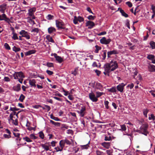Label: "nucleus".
Returning <instances> with one entry per match:
<instances>
[{
  "label": "nucleus",
  "mask_w": 155,
  "mask_h": 155,
  "mask_svg": "<svg viewBox=\"0 0 155 155\" xmlns=\"http://www.w3.org/2000/svg\"><path fill=\"white\" fill-rule=\"evenodd\" d=\"M118 67V64L116 61L112 60L109 63L105 64L104 66V70L108 74L113 71Z\"/></svg>",
  "instance_id": "nucleus-1"
},
{
  "label": "nucleus",
  "mask_w": 155,
  "mask_h": 155,
  "mask_svg": "<svg viewBox=\"0 0 155 155\" xmlns=\"http://www.w3.org/2000/svg\"><path fill=\"white\" fill-rule=\"evenodd\" d=\"M148 127V125L147 124H143L140 127V130L141 132V133L147 136V134L149 133L147 131Z\"/></svg>",
  "instance_id": "nucleus-2"
},
{
  "label": "nucleus",
  "mask_w": 155,
  "mask_h": 155,
  "mask_svg": "<svg viewBox=\"0 0 155 155\" xmlns=\"http://www.w3.org/2000/svg\"><path fill=\"white\" fill-rule=\"evenodd\" d=\"M13 75L15 79H18V77L20 78H24L25 77L23 73L21 71L15 72Z\"/></svg>",
  "instance_id": "nucleus-3"
},
{
  "label": "nucleus",
  "mask_w": 155,
  "mask_h": 155,
  "mask_svg": "<svg viewBox=\"0 0 155 155\" xmlns=\"http://www.w3.org/2000/svg\"><path fill=\"white\" fill-rule=\"evenodd\" d=\"M77 112L80 114L81 117H83L86 113V107L84 106L81 107L80 110L78 111Z\"/></svg>",
  "instance_id": "nucleus-4"
},
{
  "label": "nucleus",
  "mask_w": 155,
  "mask_h": 155,
  "mask_svg": "<svg viewBox=\"0 0 155 155\" xmlns=\"http://www.w3.org/2000/svg\"><path fill=\"white\" fill-rule=\"evenodd\" d=\"M0 21H4L8 23L11 22L10 19L7 17L5 14H2L1 15L0 14Z\"/></svg>",
  "instance_id": "nucleus-5"
},
{
  "label": "nucleus",
  "mask_w": 155,
  "mask_h": 155,
  "mask_svg": "<svg viewBox=\"0 0 155 155\" xmlns=\"http://www.w3.org/2000/svg\"><path fill=\"white\" fill-rule=\"evenodd\" d=\"M89 97L90 99L93 102H96L98 101V99L97 98L96 96H95L94 94L92 92L89 93Z\"/></svg>",
  "instance_id": "nucleus-6"
},
{
  "label": "nucleus",
  "mask_w": 155,
  "mask_h": 155,
  "mask_svg": "<svg viewBox=\"0 0 155 155\" xmlns=\"http://www.w3.org/2000/svg\"><path fill=\"white\" fill-rule=\"evenodd\" d=\"M19 34L22 35V37H25L27 39H29L30 38V36L28 33L25 30H22L19 32Z\"/></svg>",
  "instance_id": "nucleus-7"
},
{
  "label": "nucleus",
  "mask_w": 155,
  "mask_h": 155,
  "mask_svg": "<svg viewBox=\"0 0 155 155\" xmlns=\"http://www.w3.org/2000/svg\"><path fill=\"white\" fill-rule=\"evenodd\" d=\"M111 41V40L110 39H106V38L105 37L102 38L100 40V43L105 45L109 44Z\"/></svg>",
  "instance_id": "nucleus-8"
},
{
  "label": "nucleus",
  "mask_w": 155,
  "mask_h": 155,
  "mask_svg": "<svg viewBox=\"0 0 155 155\" xmlns=\"http://www.w3.org/2000/svg\"><path fill=\"white\" fill-rule=\"evenodd\" d=\"M126 85V84L124 83L120 84L117 86V90L121 93L123 92L124 86Z\"/></svg>",
  "instance_id": "nucleus-9"
},
{
  "label": "nucleus",
  "mask_w": 155,
  "mask_h": 155,
  "mask_svg": "<svg viewBox=\"0 0 155 155\" xmlns=\"http://www.w3.org/2000/svg\"><path fill=\"white\" fill-rule=\"evenodd\" d=\"M56 26L58 29H64L65 28L64 27V24L63 22L56 20Z\"/></svg>",
  "instance_id": "nucleus-10"
},
{
  "label": "nucleus",
  "mask_w": 155,
  "mask_h": 155,
  "mask_svg": "<svg viewBox=\"0 0 155 155\" xmlns=\"http://www.w3.org/2000/svg\"><path fill=\"white\" fill-rule=\"evenodd\" d=\"M95 26L94 23L92 21H88L86 23V26H88V29H91Z\"/></svg>",
  "instance_id": "nucleus-11"
},
{
  "label": "nucleus",
  "mask_w": 155,
  "mask_h": 155,
  "mask_svg": "<svg viewBox=\"0 0 155 155\" xmlns=\"http://www.w3.org/2000/svg\"><path fill=\"white\" fill-rule=\"evenodd\" d=\"M7 4L3 3L0 5V12L3 14H5V11L6 9Z\"/></svg>",
  "instance_id": "nucleus-12"
},
{
  "label": "nucleus",
  "mask_w": 155,
  "mask_h": 155,
  "mask_svg": "<svg viewBox=\"0 0 155 155\" xmlns=\"http://www.w3.org/2000/svg\"><path fill=\"white\" fill-rule=\"evenodd\" d=\"M155 56L153 54L148 55L147 58L148 60L152 61V63L153 64H155Z\"/></svg>",
  "instance_id": "nucleus-13"
},
{
  "label": "nucleus",
  "mask_w": 155,
  "mask_h": 155,
  "mask_svg": "<svg viewBox=\"0 0 155 155\" xmlns=\"http://www.w3.org/2000/svg\"><path fill=\"white\" fill-rule=\"evenodd\" d=\"M54 56L56 60L59 63H61L63 61V59L61 58V57L58 56L57 54H54Z\"/></svg>",
  "instance_id": "nucleus-14"
},
{
  "label": "nucleus",
  "mask_w": 155,
  "mask_h": 155,
  "mask_svg": "<svg viewBox=\"0 0 155 155\" xmlns=\"http://www.w3.org/2000/svg\"><path fill=\"white\" fill-rule=\"evenodd\" d=\"M148 71L151 72H154L155 71V66L153 65L149 64L148 66Z\"/></svg>",
  "instance_id": "nucleus-15"
},
{
  "label": "nucleus",
  "mask_w": 155,
  "mask_h": 155,
  "mask_svg": "<svg viewBox=\"0 0 155 155\" xmlns=\"http://www.w3.org/2000/svg\"><path fill=\"white\" fill-rule=\"evenodd\" d=\"M36 11V8H31L29 9L28 10V15L29 16H32L34 15V13Z\"/></svg>",
  "instance_id": "nucleus-16"
},
{
  "label": "nucleus",
  "mask_w": 155,
  "mask_h": 155,
  "mask_svg": "<svg viewBox=\"0 0 155 155\" xmlns=\"http://www.w3.org/2000/svg\"><path fill=\"white\" fill-rule=\"evenodd\" d=\"M29 84L30 85H31V87H35L36 86V80L34 79H32L31 80H29Z\"/></svg>",
  "instance_id": "nucleus-17"
},
{
  "label": "nucleus",
  "mask_w": 155,
  "mask_h": 155,
  "mask_svg": "<svg viewBox=\"0 0 155 155\" xmlns=\"http://www.w3.org/2000/svg\"><path fill=\"white\" fill-rule=\"evenodd\" d=\"M95 88L101 91L103 89V86L101 83L97 82L96 83Z\"/></svg>",
  "instance_id": "nucleus-18"
},
{
  "label": "nucleus",
  "mask_w": 155,
  "mask_h": 155,
  "mask_svg": "<svg viewBox=\"0 0 155 155\" xmlns=\"http://www.w3.org/2000/svg\"><path fill=\"white\" fill-rule=\"evenodd\" d=\"M13 89L15 91L18 92L21 89V85L20 84H17L16 86H14L13 87Z\"/></svg>",
  "instance_id": "nucleus-19"
},
{
  "label": "nucleus",
  "mask_w": 155,
  "mask_h": 155,
  "mask_svg": "<svg viewBox=\"0 0 155 155\" xmlns=\"http://www.w3.org/2000/svg\"><path fill=\"white\" fill-rule=\"evenodd\" d=\"M48 33L50 34L53 33L56 31L55 28L53 27H51L48 28Z\"/></svg>",
  "instance_id": "nucleus-20"
},
{
  "label": "nucleus",
  "mask_w": 155,
  "mask_h": 155,
  "mask_svg": "<svg viewBox=\"0 0 155 155\" xmlns=\"http://www.w3.org/2000/svg\"><path fill=\"white\" fill-rule=\"evenodd\" d=\"M110 142H104L102 143L101 145L104 147L108 149L110 146Z\"/></svg>",
  "instance_id": "nucleus-21"
},
{
  "label": "nucleus",
  "mask_w": 155,
  "mask_h": 155,
  "mask_svg": "<svg viewBox=\"0 0 155 155\" xmlns=\"http://www.w3.org/2000/svg\"><path fill=\"white\" fill-rule=\"evenodd\" d=\"M47 144L49 145V143H47L45 144H41V146L46 151H48L49 150V146Z\"/></svg>",
  "instance_id": "nucleus-22"
},
{
  "label": "nucleus",
  "mask_w": 155,
  "mask_h": 155,
  "mask_svg": "<svg viewBox=\"0 0 155 155\" xmlns=\"http://www.w3.org/2000/svg\"><path fill=\"white\" fill-rule=\"evenodd\" d=\"M118 9H120V12L123 16L125 17V18H127L128 17V14L126 13L124 10L122 9L121 8H119Z\"/></svg>",
  "instance_id": "nucleus-23"
},
{
  "label": "nucleus",
  "mask_w": 155,
  "mask_h": 155,
  "mask_svg": "<svg viewBox=\"0 0 155 155\" xmlns=\"http://www.w3.org/2000/svg\"><path fill=\"white\" fill-rule=\"evenodd\" d=\"M36 51L34 50H30L25 53V55L26 56L29 55L33 54L35 53Z\"/></svg>",
  "instance_id": "nucleus-24"
},
{
  "label": "nucleus",
  "mask_w": 155,
  "mask_h": 155,
  "mask_svg": "<svg viewBox=\"0 0 155 155\" xmlns=\"http://www.w3.org/2000/svg\"><path fill=\"white\" fill-rule=\"evenodd\" d=\"M61 148H62L63 149L65 146V142L64 140H61L59 143Z\"/></svg>",
  "instance_id": "nucleus-25"
},
{
  "label": "nucleus",
  "mask_w": 155,
  "mask_h": 155,
  "mask_svg": "<svg viewBox=\"0 0 155 155\" xmlns=\"http://www.w3.org/2000/svg\"><path fill=\"white\" fill-rule=\"evenodd\" d=\"M46 38L48 40V41L54 43V40L50 36V35H48L46 36Z\"/></svg>",
  "instance_id": "nucleus-26"
},
{
  "label": "nucleus",
  "mask_w": 155,
  "mask_h": 155,
  "mask_svg": "<svg viewBox=\"0 0 155 155\" xmlns=\"http://www.w3.org/2000/svg\"><path fill=\"white\" fill-rule=\"evenodd\" d=\"M61 126V129L63 130L68 129L69 127L67 125L64 124H62Z\"/></svg>",
  "instance_id": "nucleus-27"
},
{
  "label": "nucleus",
  "mask_w": 155,
  "mask_h": 155,
  "mask_svg": "<svg viewBox=\"0 0 155 155\" xmlns=\"http://www.w3.org/2000/svg\"><path fill=\"white\" fill-rule=\"evenodd\" d=\"M50 122L52 124L54 125L55 126L59 127L60 126V123L59 122H55L52 120H50Z\"/></svg>",
  "instance_id": "nucleus-28"
},
{
  "label": "nucleus",
  "mask_w": 155,
  "mask_h": 155,
  "mask_svg": "<svg viewBox=\"0 0 155 155\" xmlns=\"http://www.w3.org/2000/svg\"><path fill=\"white\" fill-rule=\"evenodd\" d=\"M107 90L111 93H115L117 91L115 87H112L110 88L107 89Z\"/></svg>",
  "instance_id": "nucleus-29"
},
{
  "label": "nucleus",
  "mask_w": 155,
  "mask_h": 155,
  "mask_svg": "<svg viewBox=\"0 0 155 155\" xmlns=\"http://www.w3.org/2000/svg\"><path fill=\"white\" fill-rule=\"evenodd\" d=\"M149 110L147 109H144L143 110V113L144 115L146 117H147V114L149 112Z\"/></svg>",
  "instance_id": "nucleus-30"
},
{
  "label": "nucleus",
  "mask_w": 155,
  "mask_h": 155,
  "mask_svg": "<svg viewBox=\"0 0 155 155\" xmlns=\"http://www.w3.org/2000/svg\"><path fill=\"white\" fill-rule=\"evenodd\" d=\"M95 48H96V49L95 51V52L96 53H98L99 50H101V47L97 45H96L95 46Z\"/></svg>",
  "instance_id": "nucleus-31"
},
{
  "label": "nucleus",
  "mask_w": 155,
  "mask_h": 155,
  "mask_svg": "<svg viewBox=\"0 0 155 155\" xmlns=\"http://www.w3.org/2000/svg\"><path fill=\"white\" fill-rule=\"evenodd\" d=\"M25 98V97L23 94H21L20 95L18 100L21 102H23Z\"/></svg>",
  "instance_id": "nucleus-32"
},
{
  "label": "nucleus",
  "mask_w": 155,
  "mask_h": 155,
  "mask_svg": "<svg viewBox=\"0 0 155 155\" xmlns=\"http://www.w3.org/2000/svg\"><path fill=\"white\" fill-rule=\"evenodd\" d=\"M96 97L97 98L100 97L101 96H102V95L104 94V93L103 92H99V91H97L96 92Z\"/></svg>",
  "instance_id": "nucleus-33"
},
{
  "label": "nucleus",
  "mask_w": 155,
  "mask_h": 155,
  "mask_svg": "<svg viewBox=\"0 0 155 155\" xmlns=\"http://www.w3.org/2000/svg\"><path fill=\"white\" fill-rule=\"evenodd\" d=\"M111 55L112 54H118V51L117 50H113L112 51H108Z\"/></svg>",
  "instance_id": "nucleus-34"
},
{
  "label": "nucleus",
  "mask_w": 155,
  "mask_h": 155,
  "mask_svg": "<svg viewBox=\"0 0 155 155\" xmlns=\"http://www.w3.org/2000/svg\"><path fill=\"white\" fill-rule=\"evenodd\" d=\"M103 53L101 55L103 57L102 60H104L105 59L106 57L107 50H105L103 51Z\"/></svg>",
  "instance_id": "nucleus-35"
},
{
  "label": "nucleus",
  "mask_w": 155,
  "mask_h": 155,
  "mask_svg": "<svg viewBox=\"0 0 155 155\" xmlns=\"http://www.w3.org/2000/svg\"><path fill=\"white\" fill-rule=\"evenodd\" d=\"M150 45L152 49H155V42L153 41H151L150 42Z\"/></svg>",
  "instance_id": "nucleus-36"
},
{
  "label": "nucleus",
  "mask_w": 155,
  "mask_h": 155,
  "mask_svg": "<svg viewBox=\"0 0 155 155\" xmlns=\"http://www.w3.org/2000/svg\"><path fill=\"white\" fill-rule=\"evenodd\" d=\"M12 34L13 36L12 37V38L14 40H17L18 39V37L17 36V34L15 33H12Z\"/></svg>",
  "instance_id": "nucleus-37"
},
{
  "label": "nucleus",
  "mask_w": 155,
  "mask_h": 155,
  "mask_svg": "<svg viewBox=\"0 0 155 155\" xmlns=\"http://www.w3.org/2000/svg\"><path fill=\"white\" fill-rule=\"evenodd\" d=\"M13 50L15 52H17L20 51L21 50V49L19 48H18L14 46L13 48Z\"/></svg>",
  "instance_id": "nucleus-38"
},
{
  "label": "nucleus",
  "mask_w": 155,
  "mask_h": 155,
  "mask_svg": "<svg viewBox=\"0 0 155 155\" xmlns=\"http://www.w3.org/2000/svg\"><path fill=\"white\" fill-rule=\"evenodd\" d=\"M39 31V29L37 28H34V29H32L31 31V32H34L35 33H36V34H35L36 35L37 33H38Z\"/></svg>",
  "instance_id": "nucleus-39"
},
{
  "label": "nucleus",
  "mask_w": 155,
  "mask_h": 155,
  "mask_svg": "<svg viewBox=\"0 0 155 155\" xmlns=\"http://www.w3.org/2000/svg\"><path fill=\"white\" fill-rule=\"evenodd\" d=\"M23 139L28 142H32V140H31L30 138H29L27 137H23Z\"/></svg>",
  "instance_id": "nucleus-40"
},
{
  "label": "nucleus",
  "mask_w": 155,
  "mask_h": 155,
  "mask_svg": "<svg viewBox=\"0 0 155 155\" xmlns=\"http://www.w3.org/2000/svg\"><path fill=\"white\" fill-rule=\"evenodd\" d=\"M3 137L6 139H8L11 137V135L4 134L3 135Z\"/></svg>",
  "instance_id": "nucleus-41"
},
{
  "label": "nucleus",
  "mask_w": 155,
  "mask_h": 155,
  "mask_svg": "<svg viewBox=\"0 0 155 155\" xmlns=\"http://www.w3.org/2000/svg\"><path fill=\"white\" fill-rule=\"evenodd\" d=\"M39 136L42 139L44 138V134L42 131H40L39 133Z\"/></svg>",
  "instance_id": "nucleus-42"
},
{
  "label": "nucleus",
  "mask_w": 155,
  "mask_h": 155,
  "mask_svg": "<svg viewBox=\"0 0 155 155\" xmlns=\"http://www.w3.org/2000/svg\"><path fill=\"white\" fill-rule=\"evenodd\" d=\"M50 117L51 119L55 120V121H59L60 119L57 117H54L52 114H51L50 116Z\"/></svg>",
  "instance_id": "nucleus-43"
},
{
  "label": "nucleus",
  "mask_w": 155,
  "mask_h": 155,
  "mask_svg": "<svg viewBox=\"0 0 155 155\" xmlns=\"http://www.w3.org/2000/svg\"><path fill=\"white\" fill-rule=\"evenodd\" d=\"M4 46L5 48L8 50H10L11 49V48L8 45V44L7 43H5L4 45Z\"/></svg>",
  "instance_id": "nucleus-44"
},
{
  "label": "nucleus",
  "mask_w": 155,
  "mask_h": 155,
  "mask_svg": "<svg viewBox=\"0 0 155 155\" xmlns=\"http://www.w3.org/2000/svg\"><path fill=\"white\" fill-rule=\"evenodd\" d=\"M109 104V102L107 101H105L104 102V104L105 106V107L107 109H108L109 108V107L108 106V104Z\"/></svg>",
  "instance_id": "nucleus-45"
},
{
  "label": "nucleus",
  "mask_w": 155,
  "mask_h": 155,
  "mask_svg": "<svg viewBox=\"0 0 155 155\" xmlns=\"http://www.w3.org/2000/svg\"><path fill=\"white\" fill-rule=\"evenodd\" d=\"M30 138L32 139H36L38 138V137L35 136L34 134H31L30 135Z\"/></svg>",
  "instance_id": "nucleus-46"
},
{
  "label": "nucleus",
  "mask_w": 155,
  "mask_h": 155,
  "mask_svg": "<svg viewBox=\"0 0 155 155\" xmlns=\"http://www.w3.org/2000/svg\"><path fill=\"white\" fill-rule=\"evenodd\" d=\"M104 140L105 141H110L112 139L111 137L110 136H105L104 137Z\"/></svg>",
  "instance_id": "nucleus-47"
},
{
  "label": "nucleus",
  "mask_w": 155,
  "mask_h": 155,
  "mask_svg": "<svg viewBox=\"0 0 155 155\" xmlns=\"http://www.w3.org/2000/svg\"><path fill=\"white\" fill-rule=\"evenodd\" d=\"M149 120L152 119L153 121H155V116L153 114H151L150 115V116L149 117Z\"/></svg>",
  "instance_id": "nucleus-48"
},
{
  "label": "nucleus",
  "mask_w": 155,
  "mask_h": 155,
  "mask_svg": "<svg viewBox=\"0 0 155 155\" xmlns=\"http://www.w3.org/2000/svg\"><path fill=\"white\" fill-rule=\"evenodd\" d=\"M54 149L56 150V152L61 151L63 150V148H62L59 147H55Z\"/></svg>",
  "instance_id": "nucleus-49"
},
{
  "label": "nucleus",
  "mask_w": 155,
  "mask_h": 155,
  "mask_svg": "<svg viewBox=\"0 0 155 155\" xmlns=\"http://www.w3.org/2000/svg\"><path fill=\"white\" fill-rule=\"evenodd\" d=\"M78 18L76 17V16H75L74 17V19L73 20V23L75 24H78Z\"/></svg>",
  "instance_id": "nucleus-50"
},
{
  "label": "nucleus",
  "mask_w": 155,
  "mask_h": 155,
  "mask_svg": "<svg viewBox=\"0 0 155 155\" xmlns=\"http://www.w3.org/2000/svg\"><path fill=\"white\" fill-rule=\"evenodd\" d=\"M121 127V129L120 130H122L123 131H125L126 130V127L125 124H123L120 125Z\"/></svg>",
  "instance_id": "nucleus-51"
},
{
  "label": "nucleus",
  "mask_w": 155,
  "mask_h": 155,
  "mask_svg": "<svg viewBox=\"0 0 155 155\" xmlns=\"http://www.w3.org/2000/svg\"><path fill=\"white\" fill-rule=\"evenodd\" d=\"M95 16H93L92 15H89L87 18L89 20H93L95 18Z\"/></svg>",
  "instance_id": "nucleus-52"
},
{
  "label": "nucleus",
  "mask_w": 155,
  "mask_h": 155,
  "mask_svg": "<svg viewBox=\"0 0 155 155\" xmlns=\"http://www.w3.org/2000/svg\"><path fill=\"white\" fill-rule=\"evenodd\" d=\"M46 65L48 67H54V64L52 63L48 62Z\"/></svg>",
  "instance_id": "nucleus-53"
},
{
  "label": "nucleus",
  "mask_w": 155,
  "mask_h": 155,
  "mask_svg": "<svg viewBox=\"0 0 155 155\" xmlns=\"http://www.w3.org/2000/svg\"><path fill=\"white\" fill-rule=\"evenodd\" d=\"M77 18L79 22H81L84 21V18L81 16H79Z\"/></svg>",
  "instance_id": "nucleus-54"
},
{
  "label": "nucleus",
  "mask_w": 155,
  "mask_h": 155,
  "mask_svg": "<svg viewBox=\"0 0 155 155\" xmlns=\"http://www.w3.org/2000/svg\"><path fill=\"white\" fill-rule=\"evenodd\" d=\"M54 18V16L52 15H51L50 14H49L48 15L47 17V19L48 20H51L53 18Z\"/></svg>",
  "instance_id": "nucleus-55"
},
{
  "label": "nucleus",
  "mask_w": 155,
  "mask_h": 155,
  "mask_svg": "<svg viewBox=\"0 0 155 155\" xmlns=\"http://www.w3.org/2000/svg\"><path fill=\"white\" fill-rule=\"evenodd\" d=\"M13 134L15 137H17L18 138H19L20 136V133L13 132Z\"/></svg>",
  "instance_id": "nucleus-56"
},
{
  "label": "nucleus",
  "mask_w": 155,
  "mask_h": 155,
  "mask_svg": "<svg viewBox=\"0 0 155 155\" xmlns=\"http://www.w3.org/2000/svg\"><path fill=\"white\" fill-rule=\"evenodd\" d=\"M65 143L67 144L68 145H71V142H70L69 140L67 139H65L64 140Z\"/></svg>",
  "instance_id": "nucleus-57"
},
{
  "label": "nucleus",
  "mask_w": 155,
  "mask_h": 155,
  "mask_svg": "<svg viewBox=\"0 0 155 155\" xmlns=\"http://www.w3.org/2000/svg\"><path fill=\"white\" fill-rule=\"evenodd\" d=\"M19 109L18 108H17L16 107H10V110L12 111H18Z\"/></svg>",
  "instance_id": "nucleus-58"
},
{
  "label": "nucleus",
  "mask_w": 155,
  "mask_h": 155,
  "mask_svg": "<svg viewBox=\"0 0 155 155\" xmlns=\"http://www.w3.org/2000/svg\"><path fill=\"white\" fill-rule=\"evenodd\" d=\"M53 98L54 99L57 100L59 101L62 102L63 101V99L62 98H59L56 97H53Z\"/></svg>",
  "instance_id": "nucleus-59"
},
{
  "label": "nucleus",
  "mask_w": 155,
  "mask_h": 155,
  "mask_svg": "<svg viewBox=\"0 0 155 155\" xmlns=\"http://www.w3.org/2000/svg\"><path fill=\"white\" fill-rule=\"evenodd\" d=\"M46 72L49 75H52L53 74V71L48 70H47L46 71Z\"/></svg>",
  "instance_id": "nucleus-60"
},
{
  "label": "nucleus",
  "mask_w": 155,
  "mask_h": 155,
  "mask_svg": "<svg viewBox=\"0 0 155 155\" xmlns=\"http://www.w3.org/2000/svg\"><path fill=\"white\" fill-rule=\"evenodd\" d=\"M126 5H127L129 7H131L132 6V3L130 2H127L126 3Z\"/></svg>",
  "instance_id": "nucleus-61"
},
{
  "label": "nucleus",
  "mask_w": 155,
  "mask_h": 155,
  "mask_svg": "<svg viewBox=\"0 0 155 155\" xmlns=\"http://www.w3.org/2000/svg\"><path fill=\"white\" fill-rule=\"evenodd\" d=\"M95 72L96 73L97 75L99 76L101 73V71L97 70H94Z\"/></svg>",
  "instance_id": "nucleus-62"
},
{
  "label": "nucleus",
  "mask_w": 155,
  "mask_h": 155,
  "mask_svg": "<svg viewBox=\"0 0 155 155\" xmlns=\"http://www.w3.org/2000/svg\"><path fill=\"white\" fill-rule=\"evenodd\" d=\"M103 153L99 150H97L96 151V154L97 155H102Z\"/></svg>",
  "instance_id": "nucleus-63"
},
{
  "label": "nucleus",
  "mask_w": 155,
  "mask_h": 155,
  "mask_svg": "<svg viewBox=\"0 0 155 155\" xmlns=\"http://www.w3.org/2000/svg\"><path fill=\"white\" fill-rule=\"evenodd\" d=\"M106 152L108 155H111L112 153V150H107Z\"/></svg>",
  "instance_id": "nucleus-64"
}]
</instances>
